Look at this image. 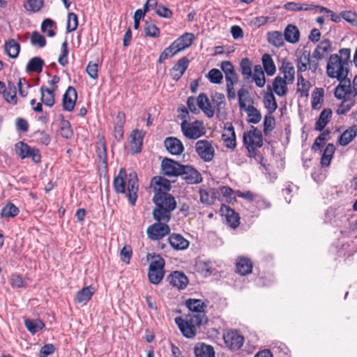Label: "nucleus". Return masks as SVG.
<instances>
[{
    "label": "nucleus",
    "instance_id": "1",
    "mask_svg": "<svg viewBox=\"0 0 357 357\" xmlns=\"http://www.w3.org/2000/svg\"><path fill=\"white\" fill-rule=\"evenodd\" d=\"M331 43L328 39L323 40L311 54L308 50H303L296 61L298 73H303L307 70L316 73L319 66V61L325 57L330 51Z\"/></svg>",
    "mask_w": 357,
    "mask_h": 357
},
{
    "label": "nucleus",
    "instance_id": "2",
    "mask_svg": "<svg viewBox=\"0 0 357 357\" xmlns=\"http://www.w3.org/2000/svg\"><path fill=\"white\" fill-rule=\"evenodd\" d=\"M334 96L337 99L342 100V102L337 109V114L343 115L347 113L355 105V97L357 96V75L353 79L351 86L350 80L343 81L335 89Z\"/></svg>",
    "mask_w": 357,
    "mask_h": 357
},
{
    "label": "nucleus",
    "instance_id": "3",
    "mask_svg": "<svg viewBox=\"0 0 357 357\" xmlns=\"http://www.w3.org/2000/svg\"><path fill=\"white\" fill-rule=\"evenodd\" d=\"M153 202L155 207L153 211V217L157 222H169L171 219V213L176 207L174 197L166 193H155L153 197Z\"/></svg>",
    "mask_w": 357,
    "mask_h": 357
},
{
    "label": "nucleus",
    "instance_id": "4",
    "mask_svg": "<svg viewBox=\"0 0 357 357\" xmlns=\"http://www.w3.org/2000/svg\"><path fill=\"white\" fill-rule=\"evenodd\" d=\"M326 75L335 78L342 84L349 73V63L342 61L337 54H331L326 64Z\"/></svg>",
    "mask_w": 357,
    "mask_h": 357
},
{
    "label": "nucleus",
    "instance_id": "5",
    "mask_svg": "<svg viewBox=\"0 0 357 357\" xmlns=\"http://www.w3.org/2000/svg\"><path fill=\"white\" fill-rule=\"evenodd\" d=\"M202 318H192L186 315L185 319L178 317L175 318V323L184 337L193 338L197 333V327L205 324Z\"/></svg>",
    "mask_w": 357,
    "mask_h": 357
},
{
    "label": "nucleus",
    "instance_id": "6",
    "mask_svg": "<svg viewBox=\"0 0 357 357\" xmlns=\"http://www.w3.org/2000/svg\"><path fill=\"white\" fill-rule=\"evenodd\" d=\"M243 140L250 156L255 155V149L263 145L261 132L254 126H251L249 131L244 132Z\"/></svg>",
    "mask_w": 357,
    "mask_h": 357
},
{
    "label": "nucleus",
    "instance_id": "7",
    "mask_svg": "<svg viewBox=\"0 0 357 357\" xmlns=\"http://www.w3.org/2000/svg\"><path fill=\"white\" fill-rule=\"evenodd\" d=\"M149 267L148 277L151 283L159 284L164 277L165 260L160 255H154Z\"/></svg>",
    "mask_w": 357,
    "mask_h": 357
},
{
    "label": "nucleus",
    "instance_id": "8",
    "mask_svg": "<svg viewBox=\"0 0 357 357\" xmlns=\"http://www.w3.org/2000/svg\"><path fill=\"white\" fill-rule=\"evenodd\" d=\"M181 128L183 135L190 139H197L205 134L204 123L198 120L188 122L185 119L181 123Z\"/></svg>",
    "mask_w": 357,
    "mask_h": 357
},
{
    "label": "nucleus",
    "instance_id": "9",
    "mask_svg": "<svg viewBox=\"0 0 357 357\" xmlns=\"http://www.w3.org/2000/svg\"><path fill=\"white\" fill-rule=\"evenodd\" d=\"M16 154L21 158H31L35 163L40 162L41 156L38 149L31 147L24 142H18L15 144Z\"/></svg>",
    "mask_w": 357,
    "mask_h": 357
},
{
    "label": "nucleus",
    "instance_id": "10",
    "mask_svg": "<svg viewBox=\"0 0 357 357\" xmlns=\"http://www.w3.org/2000/svg\"><path fill=\"white\" fill-rule=\"evenodd\" d=\"M185 305L190 312L187 316L192 318H202L203 323H207L208 319L204 312L206 305L202 300L189 298L185 301Z\"/></svg>",
    "mask_w": 357,
    "mask_h": 357
},
{
    "label": "nucleus",
    "instance_id": "11",
    "mask_svg": "<svg viewBox=\"0 0 357 357\" xmlns=\"http://www.w3.org/2000/svg\"><path fill=\"white\" fill-rule=\"evenodd\" d=\"M195 151L199 158L206 162L213 160L215 149L211 142L206 139L198 140L195 144Z\"/></svg>",
    "mask_w": 357,
    "mask_h": 357
},
{
    "label": "nucleus",
    "instance_id": "12",
    "mask_svg": "<svg viewBox=\"0 0 357 357\" xmlns=\"http://www.w3.org/2000/svg\"><path fill=\"white\" fill-rule=\"evenodd\" d=\"M148 237L153 240H160L170 233V228L164 222H158L150 225L146 230Z\"/></svg>",
    "mask_w": 357,
    "mask_h": 357
},
{
    "label": "nucleus",
    "instance_id": "13",
    "mask_svg": "<svg viewBox=\"0 0 357 357\" xmlns=\"http://www.w3.org/2000/svg\"><path fill=\"white\" fill-rule=\"evenodd\" d=\"M225 344L231 350H238L244 342V337L237 331H227L223 336Z\"/></svg>",
    "mask_w": 357,
    "mask_h": 357
},
{
    "label": "nucleus",
    "instance_id": "14",
    "mask_svg": "<svg viewBox=\"0 0 357 357\" xmlns=\"http://www.w3.org/2000/svg\"><path fill=\"white\" fill-rule=\"evenodd\" d=\"M127 181V193L126 196L128 198L130 204L134 206L136 203L138 192V178L135 172L130 173L128 176Z\"/></svg>",
    "mask_w": 357,
    "mask_h": 357
},
{
    "label": "nucleus",
    "instance_id": "15",
    "mask_svg": "<svg viewBox=\"0 0 357 357\" xmlns=\"http://www.w3.org/2000/svg\"><path fill=\"white\" fill-rule=\"evenodd\" d=\"M183 166L178 162L167 158H164L161 162L162 170L164 174L168 176H179Z\"/></svg>",
    "mask_w": 357,
    "mask_h": 357
},
{
    "label": "nucleus",
    "instance_id": "16",
    "mask_svg": "<svg viewBox=\"0 0 357 357\" xmlns=\"http://www.w3.org/2000/svg\"><path fill=\"white\" fill-rule=\"evenodd\" d=\"M179 176L189 184L199 183L202 180L199 172L190 165H183Z\"/></svg>",
    "mask_w": 357,
    "mask_h": 357
},
{
    "label": "nucleus",
    "instance_id": "17",
    "mask_svg": "<svg viewBox=\"0 0 357 357\" xmlns=\"http://www.w3.org/2000/svg\"><path fill=\"white\" fill-rule=\"evenodd\" d=\"M222 216H224L228 226L232 229H236L239 226L240 217L238 213L230 207L222 205L220 208Z\"/></svg>",
    "mask_w": 357,
    "mask_h": 357
},
{
    "label": "nucleus",
    "instance_id": "18",
    "mask_svg": "<svg viewBox=\"0 0 357 357\" xmlns=\"http://www.w3.org/2000/svg\"><path fill=\"white\" fill-rule=\"evenodd\" d=\"M222 138L227 148L233 149L236 147V134L231 123H225Z\"/></svg>",
    "mask_w": 357,
    "mask_h": 357
},
{
    "label": "nucleus",
    "instance_id": "19",
    "mask_svg": "<svg viewBox=\"0 0 357 357\" xmlns=\"http://www.w3.org/2000/svg\"><path fill=\"white\" fill-rule=\"evenodd\" d=\"M77 98L76 90L73 86H68L63 96L62 105L63 109L67 112L73 111Z\"/></svg>",
    "mask_w": 357,
    "mask_h": 357
},
{
    "label": "nucleus",
    "instance_id": "20",
    "mask_svg": "<svg viewBox=\"0 0 357 357\" xmlns=\"http://www.w3.org/2000/svg\"><path fill=\"white\" fill-rule=\"evenodd\" d=\"M167 280L172 287L178 289H184L188 284L187 276L180 271L171 273L167 277Z\"/></svg>",
    "mask_w": 357,
    "mask_h": 357
},
{
    "label": "nucleus",
    "instance_id": "21",
    "mask_svg": "<svg viewBox=\"0 0 357 357\" xmlns=\"http://www.w3.org/2000/svg\"><path fill=\"white\" fill-rule=\"evenodd\" d=\"M151 187L155 193H166L171 189V183L167 178L155 176L151 179Z\"/></svg>",
    "mask_w": 357,
    "mask_h": 357
},
{
    "label": "nucleus",
    "instance_id": "22",
    "mask_svg": "<svg viewBox=\"0 0 357 357\" xmlns=\"http://www.w3.org/2000/svg\"><path fill=\"white\" fill-rule=\"evenodd\" d=\"M197 106L208 118L214 116L215 110L211 101L205 93H200L197 98Z\"/></svg>",
    "mask_w": 357,
    "mask_h": 357
},
{
    "label": "nucleus",
    "instance_id": "23",
    "mask_svg": "<svg viewBox=\"0 0 357 357\" xmlns=\"http://www.w3.org/2000/svg\"><path fill=\"white\" fill-rule=\"evenodd\" d=\"M164 144L167 150L172 155H181L184 151L181 141L174 137H167Z\"/></svg>",
    "mask_w": 357,
    "mask_h": 357
},
{
    "label": "nucleus",
    "instance_id": "24",
    "mask_svg": "<svg viewBox=\"0 0 357 357\" xmlns=\"http://www.w3.org/2000/svg\"><path fill=\"white\" fill-rule=\"evenodd\" d=\"M279 71L283 75L282 78L287 80L289 83H294L295 79V68L291 62L283 59L281 66L279 67Z\"/></svg>",
    "mask_w": 357,
    "mask_h": 357
},
{
    "label": "nucleus",
    "instance_id": "25",
    "mask_svg": "<svg viewBox=\"0 0 357 357\" xmlns=\"http://www.w3.org/2000/svg\"><path fill=\"white\" fill-rule=\"evenodd\" d=\"M189 65V60L186 57H182L173 66L171 70L170 75L172 78L178 81L187 70Z\"/></svg>",
    "mask_w": 357,
    "mask_h": 357
},
{
    "label": "nucleus",
    "instance_id": "26",
    "mask_svg": "<svg viewBox=\"0 0 357 357\" xmlns=\"http://www.w3.org/2000/svg\"><path fill=\"white\" fill-rule=\"evenodd\" d=\"M168 241L172 248L176 250H185L190 244V242L181 234L175 233L169 235Z\"/></svg>",
    "mask_w": 357,
    "mask_h": 357
},
{
    "label": "nucleus",
    "instance_id": "27",
    "mask_svg": "<svg viewBox=\"0 0 357 357\" xmlns=\"http://www.w3.org/2000/svg\"><path fill=\"white\" fill-rule=\"evenodd\" d=\"M144 135L145 132L142 130H134L131 132V142L133 144V147L131 148L132 154L141 152Z\"/></svg>",
    "mask_w": 357,
    "mask_h": 357
},
{
    "label": "nucleus",
    "instance_id": "28",
    "mask_svg": "<svg viewBox=\"0 0 357 357\" xmlns=\"http://www.w3.org/2000/svg\"><path fill=\"white\" fill-rule=\"evenodd\" d=\"M237 273L241 275L251 273L253 264L252 261L245 257H239L236 263Z\"/></svg>",
    "mask_w": 357,
    "mask_h": 357
},
{
    "label": "nucleus",
    "instance_id": "29",
    "mask_svg": "<svg viewBox=\"0 0 357 357\" xmlns=\"http://www.w3.org/2000/svg\"><path fill=\"white\" fill-rule=\"evenodd\" d=\"M288 84H291V83H289L287 80L282 78L281 76L278 75L273 80L272 89L276 95L282 97L284 96L288 91Z\"/></svg>",
    "mask_w": 357,
    "mask_h": 357
},
{
    "label": "nucleus",
    "instance_id": "30",
    "mask_svg": "<svg viewBox=\"0 0 357 357\" xmlns=\"http://www.w3.org/2000/svg\"><path fill=\"white\" fill-rule=\"evenodd\" d=\"M284 38L289 43H298L300 40V31L298 27L292 24H288L284 30Z\"/></svg>",
    "mask_w": 357,
    "mask_h": 357
},
{
    "label": "nucleus",
    "instance_id": "31",
    "mask_svg": "<svg viewBox=\"0 0 357 357\" xmlns=\"http://www.w3.org/2000/svg\"><path fill=\"white\" fill-rule=\"evenodd\" d=\"M357 135V126L354 125L346 130L340 136L338 142L341 146H345L348 145Z\"/></svg>",
    "mask_w": 357,
    "mask_h": 357
},
{
    "label": "nucleus",
    "instance_id": "32",
    "mask_svg": "<svg viewBox=\"0 0 357 357\" xmlns=\"http://www.w3.org/2000/svg\"><path fill=\"white\" fill-rule=\"evenodd\" d=\"M332 117V110L329 108L324 109L319 114L318 119L315 123V130L322 131L326 126L329 123Z\"/></svg>",
    "mask_w": 357,
    "mask_h": 357
},
{
    "label": "nucleus",
    "instance_id": "33",
    "mask_svg": "<svg viewBox=\"0 0 357 357\" xmlns=\"http://www.w3.org/2000/svg\"><path fill=\"white\" fill-rule=\"evenodd\" d=\"M317 5H314L312 3H296V2H287L284 5V8L285 10L288 11L297 12L301 10H312L317 8Z\"/></svg>",
    "mask_w": 357,
    "mask_h": 357
},
{
    "label": "nucleus",
    "instance_id": "34",
    "mask_svg": "<svg viewBox=\"0 0 357 357\" xmlns=\"http://www.w3.org/2000/svg\"><path fill=\"white\" fill-rule=\"evenodd\" d=\"M41 94V101L45 105L52 107L55 102V92L54 91L48 89L45 86H41L40 89Z\"/></svg>",
    "mask_w": 357,
    "mask_h": 357
},
{
    "label": "nucleus",
    "instance_id": "35",
    "mask_svg": "<svg viewBox=\"0 0 357 357\" xmlns=\"http://www.w3.org/2000/svg\"><path fill=\"white\" fill-rule=\"evenodd\" d=\"M94 292L95 289L91 286L83 287L77 292L75 301L78 303L86 304L91 298Z\"/></svg>",
    "mask_w": 357,
    "mask_h": 357
},
{
    "label": "nucleus",
    "instance_id": "36",
    "mask_svg": "<svg viewBox=\"0 0 357 357\" xmlns=\"http://www.w3.org/2000/svg\"><path fill=\"white\" fill-rule=\"evenodd\" d=\"M268 90L270 91L266 92L264 96V107L267 109L269 114H273L277 109L278 105L275 98L271 91V88L268 86Z\"/></svg>",
    "mask_w": 357,
    "mask_h": 357
},
{
    "label": "nucleus",
    "instance_id": "37",
    "mask_svg": "<svg viewBox=\"0 0 357 357\" xmlns=\"http://www.w3.org/2000/svg\"><path fill=\"white\" fill-rule=\"evenodd\" d=\"M4 50L9 57L15 59L19 55L20 45L14 39H10L5 42Z\"/></svg>",
    "mask_w": 357,
    "mask_h": 357
},
{
    "label": "nucleus",
    "instance_id": "38",
    "mask_svg": "<svg viewBox=\"0 0 357 357\" xmlns=\"http://www.w3.org/2000/svg\"><path fill=\"white\" fill-rule=\"evenodd\" d=\"M195 39V36L192 33H185L178 38L174 42L177 46V50L180 52L190 47Z\"/></svg>",
    "mask_w": 357,
    "mask_h": 357
},
{
    "label": "nucleus",
    "instance_id": "39",
    "mask_svg": "<svg viewBox=\"0 0 357 357\" xmlns=\"http://www.w3.org/2000/svg\"><path fill=\"white\" fill-rule=\"evenodd\" d=\"M126 176L124 169H121L119 176H116L113 182L114 190L117 193L126 194V181L124 178Z\"/></svg>",
    "mask_w": 357,
    "mask_h": 357
},
{
    "label": "nucleus",
    "instance_id": "40",
    "mask_svg": "<svg viewBox=\"0 0 357 357\" xmlns=\"http://www.w3.org/2000/svg\"><path fill=\"white\" fill-rule=\"evenodd\" d=\"M4 99L8 102L13 105L17 103L16 88L12 82H8V87L2 91Z\"/></svg>",
    "mask_w": 357,
    "mask_h": 357
},
{
    "label": "nucleus",
    "instance_id": "41",
    "mask_svg": "<svg viewBox=\"0 0 357 357\" xmlns=\"http://www.w3.org/2000/svg\"><path fill=\"white\" fill-rule=\"evenodd\" d=\"M298 73V82L296 91L300 93L301 97H307L309 95V91L311 84L309 81L305 79L302 75Z\"/></svg>",
    "mask_w": 357,
    "mask_h": 357
},
{
    "label": "nucleus",
    "instance_id": "42",
    "mask_svg": "<svg viewBox=\"0 0 357 357\" xmlns=\"http://www.w3.org/2000/svg\"><path fill=\"white\" fill-rule=\"evenodd\" d=\"M195 354L196 357H214L215 355L213 347L204 343L195 348Z\"/></svg>",
    "mask_w": 357,
    "mask_h": 357
},
{
    "label": "nucleus",
    "instance_id": "43",
    "mask_svg": "<svg viewBox=\"0 0 357 357\" xmlns=\"http://www.w3.org/2000/svg\"><path fill=\"white\" fill-rule=\"evenodd\" d=\"M24 325L26 329L31 333L35 334L45 327V324L39 319H26L24 320Z\"/></svg>",
    "mask_w": 357,
    "mask_h": 357
},
{
    "label": "nucleus",
    "instance_id": "44",
    "mask_svg": "<svg viewBox=\"0 0 357 357\" xmlns=\"http://www.w3.org/2000/svg\"><path fill=\"white\" fill-rule=\"evenodd\" d=\"M324 91L321 88H315L312 93L311 105L313 109H319L324 101Z\"/></svg>",
    "mask_w": 357,
    "mask_h": 357
},
{
    "label": "nucleus",
    "instance_id": "45",
    "mask_svg": "<svg viewBox=\"0 0 357 357\" xmlns=\"http://www.w3.org/2000/svg\"><path fill=\"white\" fill-rule=\"evenodd\" d=\"M335 148L333 144H328L325 147L321 157V165L322 167H328L331 164Z\"/></svg>",
    "mask_w": 357,
    "mask_h": 357
},
{
    "label": "nucleus",
    "instance_id": "46",
    "mask_svg": "<svg viewBox=\"0 0 357 357\" xmlns=\"http://www.w3.org/2000/svg\"><path fill=\"white\" fill-rule=\"evenodd\" d=\"M220 68L225 74V81L238 80L234 66L230 61H222L221 63Z\"/></svg>",
    "mask_w": 357,
    "mask_h": 357
},
{
    "label": "nucleus",
    "instance_id": "47",
    "mask_svg": "<svg viewBox=\"0 0 357 357\" xmlns=\"http://www.w3.org/2000/svg\"><path fill=\"white\" fill-rule=\"evenodd\" d=\"M284 35L280 31H271L267 33V40L272 45L280 47L284 45Z\"/></svg>",
    "mask_w": 357,
    "mask_h": 357
},
{
    "label": "nucleus",
    "instance_id": "48",
    "mask_svg": "<svg viewBox=\"0 0 357 357\" xmlns=\"http://www.w3.org/2000/svg\"><path fill=\"white\" fill-rule=\"evenodd\" d=\"M262 64L264 70L269 76H272L276 71L275 66L271 56L268 54H264L262 56Z\"/></svg>",
    "mask_w": 357,
    "mask_h": 357
},
{
    "label": "nucleus",
    "instance_id": "49",
    "mask_svg": "<svg viewBox=\"0 0 357 357\" xmlns=\"http://www.w3.org/2000/svg\"><path fill=\"white\" fill-rule=\"evenodd\" d=\"M211 101L213 109L220 113L225 107V97L223 93L215 92L211 95Z\"/></svg>",
    "mask_w": 357,
    "mask_h": 357
},
{
    "label": "nucleus",
    "instance_id": "50",
    "mask_svg": "<svg viewBox=\"0 0 357 357\" xmlns=\"http://www.w3.org/2000/svg\"><path fill=\"white\" fill-rule=\"evenodd\" d=\"M216 191L214 189L199 190L200 201L206 204H213L216 199Z\"/></svg>",
    "mask_w": 357,
    "mask_h": 357
},
{
    "label": "nucleus",
    "instance_id": "51",
    "mask_svg": "<svg viewBox=\"0 0 357 357\" xmlns=\"http://www.w3.org/2000/svg\"><path fill=\"white\" fill-rule=\"evenodd\" d=\"M246 112L248 115V121L250 123H258L261 119L259 111L252 105H248L247 108L243 109Z\"/></svg>",
    "mask_w": 357,
    "mask_h": 357
},
{
    "label": "nucleus",
    "instance_id": "52",
    "mask_svg": "<svg viewBox=\"0 0 357 357\" xmlns=\"http://www.w3.org/2000/svg\"><path fill=\"white\" fill-rule=\"evenodd\" d=\"M177 46L175 45L174 42H173L169 47H166L162 52L160 54L158 62L160 63H162L165 60L174 56L178 52H180L179 50H177Z\"/></svg>",
    "mask_w": 357,
    "mask_h": 357
},
{
    "label": "nucleus",
    "instance_id": "53",
    "mask_svg": "<svg viewBox=\"0 0 357 357\" xmlns=\"http://www.w3.org/2000/svg\"><path fill=\"white\" fill-rule=\"evenodd\" d=\"M240 70L244 79H248L252 77V62L248 58H243L240 62Z\"/></svg>",
    "mask_w": 357,
    "mask_h": 357
},
{
    "label": "nucleus",
    "instance_id": "54",
    "mask_svg": "<svg viewBox=\"0 0 357 357\" xmlns=\"http://www.w3.org/2000/svg\"><path fill=\"white\" fill-rule=\"evenodd\" d=\"M118 121L114 126V137L120 141L123 137V124H124V114L119 112L116 116Z\"/></svg>",
    "mask_w": 357,
    "mask_h": 357
},
{
    "label": "nucleus",
    "instance_id": "55",
    "mask_svg": "<svg viewBox=\"0 0 357 357\" xmlns=\"http://www.w3.org/2000/svg\"><path fill=\"white\" fill-rule=\"evenodd\" d=\"M44 65L43 61L39 57H33L29 60L26 69L31 72L40 73Z\"/></svg>",
    "mask_w": 357,
    "mask_h": 357
},
{
    "label": "nucleus",
    "instance_id": "56",
    "mask_svg": "<svg viewBox=\"0 0 357 357\" xmlns=\"http://www.w3.org/2000/svg\"><path fill=\"white\" fill-rule=\"evenodd\" d=\"M146 36L151 38H158L160 36V29L151 22L146 21L144 26Z\"/></svg>",
    "mask_w": 357,
    "mask_h": 357
},
{
    "label": "nucleus",
    "instance_id": "57",
    "mask_svg": "<svg viewBox=\"0 0 357 357\" xmlns=\"http://www.w3.org/2000/svg\"><path fill=\"white\" fill-rule=\"evenodd\" d=\"M18 213V208L12 203L6 204L1 211V215L3 218H14Z\"/></svg>",
    "mask_w": 357,
    "mask_h": 357
},
{
    "label": "nucleus",
    "instance_id": "58",
    "mask_svg": "<svg viewBox=\"0 0 357 357\" xmlns=\"http://www.w3.org/2000/svg\"><path fill=\"white\" fill-rule=\"evenodd\" d=\"M60 134L61 135L66 138V139H70L72 137L73 132L71 128L70 123L68 121L64 120L63 119H61L60 122Z\"/></svg>",
    "mask_w": 357,
    "mask_h": 357
},
{
    "label": "nucleus",
    "instance_id": "59",
    "mask_svg": "<svg viewBox=\"0 0 357 357\" xmlns=\"http://www.w3.org/2000/svg\"><path fill=\"white\" fill-rule=\"evenodd\" d=\"M329 133V131H324L322 133H321L315 139L312 146V150L317 151L323 147L327 140V137L328 136Z\"/></svg>",
    "mask_w": 357,
    "mask_h": 357
},
{
    "label": "nucleus",
    "instance_id": "60",
    "mask_svg": "<svg viewBox=\"0 0 357 357\" xmlns=\"http://www.w3.org/2000/svg\"><path fill=\"white\" fill-rule=\"evenodd\" d=\"M55 26L54 22L50 19L47 18L43 20L41 24V31L43 32H47V35L49 37H54L56 34L52 28Z\"/></svg>",
    "mask_w": 357,
    "mask_h": 357
},
{
    "label": "nucleus",
    "instance_id": "61",
    "mask_svg": "<svg viewBox=\"0 0 357 357\" xmlns=\"http://www.w3.org/2000/svg\"><path fill=\"white\" fill-rule=\"evenodd\" d=\"M238 99L240 109L243 110L247 108L246 102L250 101L248 91L245 89H239L238 91Z\"/></svg>",
    "mask_w": 357,
    "mask_h": 357
},
{
    "label": "nucleus",
    "instance_id": "62",
    "mask_svg": "<svg viewBox=\"0 0 357 357\" xmlns=\"http://www.w3.org/2000/svg\"><path fill=\"white\" fill-rule=\"evenodd\" d=\"M263 124H264V132L265 133V135H268L270 132H271L274 129L275 125V121L274 117L272 116V114L268 113V114H266L264 116Z\"/></svg>",
    "mask_w": 357,
    "mask_h": 357
},
{
    "label": "nucleus",
    "instance_id": "63",
    "mask_svg": "<svg viewBox=\"0 0 357 357\" xmlns=\"http://www.w3.org/2000/svg\"><path fill=\"white\" fill-rule=\"evenodd\" d=\"M31 43L33 46H38L40 48L44 47L46 45L45 37L37 31H33L31 35Z\"/></svg>",
    "mask_w": 357,
    "mask_h": 357
},
{
    "label": "nucleus",
    "instance_id": "64",
    "mask_svg": "<svg viewBox=\"0 0 357 357\" xmlns=\"http://www.w3.org/2000/svg\"><path fill=\"white\" fill-rule=\"evenodd\" d=\"M78 26V17L77 15L74 13H70L68 15L67 32H73L77 28Z\"/></svg>",
    "mask_w": 357,
    "mask_h": 357
}]
</instances>
